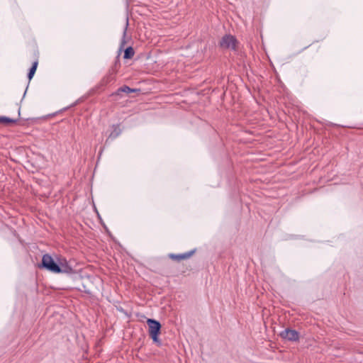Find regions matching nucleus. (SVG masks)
<instances>
[{
  "instance_id": "f257e3e1",
  "label": "nucleus",
  "mask_w": 363,
  "mask_h": 363,
  "mask_svg": "<svg viewBox=\"0 0 363 363\" xmlns=\"http://www.w3.org/2000/svg\"><path fill=\"white\" fill-rule=\"evenodd\" d=\"M39 268L46 269L49 272L55 274H69L72 271V268L67 265L65 261L56 262L49 254H45L43 256Z\"/></svg>"
},
{
  "instance_id": "f03ea898",
  "label": "nucleus",
  "mask_w": 363,
  "mask_h": 363,
  "mask_svg": "<svg viewBox=\"0 0 363 363\" xmlns=\"http://www.w3.org/2000/svg\"><path fill=\"white\" fill-rule=\"evenodd\" d=\"M147 325L149 327V335L152 340L157 345H160V340L158 338V335L160 333L161 324L157 320L154 319H147Z\"/></svg>"
},
{
  "instance_id": "7ed1b4c3",
  "label": "nucleus",
  "mask_w": 363,
  "mask_h": 363,
  "mask_svg": "<svg viewBox=\"0 0 363 363\" xmlns=\"http://www.w3.org/2000/svg\"><path fill=\"white\" fill-rule=\"evenodd\" d=\"M237 40L231 35H225L220 40L219 45L222 48L235 50Z\"/></svg>"
},
{
  "instance_id": "20e7f679",
  "label": "nucleus",
  "mask_w": 363,
  "mask_h": 363,
  "mask_svg": "<svg viewBox=\"0 0 363 363\" xmlns=\"http://www.w3.org/2000/svg\"><path fill=\"white\" fill-rule=\"evenodd\" d=\"M281 338L289 341H297L299 338L298 333L295 330L286 328L280 333Z\"/></svg>"
},
{
  "instance_id": "39448f33",
  "label": "nucleus",
  "mask_w": 363,
  "mask_h": 363,
  "mask_svg": "<svg viewBox=\"0 0 363 363\" xmlns=\"http://www.w3.org/2000/svg\"><path fill=\"white\" fill-rule=\"evenodd\" d=\"M195 251H196L195 250H191L189 252L182 253V254H178V255L169 254V257L172 260H174L177 262H180L182 260L187 259L190 258L195 253Z\"/></svg>"
},
{
  "instance_id": "423d86ee",
  "label": "nucleus",
  "mask_w": 363,
  "mask_h": 363,
  "mask_svg": "<svg viewBox=\"0 0 363 363\" xmlns=\"http://www.w3.org/2000/svg\"><path fill=\"white\" fill-rule=\"evenodd\" d=\"M116 73V70L112 68L108 71V73L102 79L101 84L106 85L108 83L114 81V74Z\"/></svg>"
},
{
  "instance_id": "0eeeda50",
  "label": "nucleus",
  "mask_w": 363,
  "mask_h": 363,
  "mask_svg": "<svg viewBox=\"0 0 363 363\" xmlns=\"http://www.w3.org/2000/svg\"><path fill=\"white\" fill-rule=\"evenodd\" d=\"M139 91H140L139 89H131L129 86L124 85V86L120 87L114 94L119 95L121 92L130 94V93H133V92H137Z\"/></svg>"
},
{
  "instance_id": "6e6552de",
  "label": "nucleus",
  "mask_w": 363,
  "mask_h": 363,
  "mask_svg": "<svg viewBox=\"0 0 363 363\" xmlns=\"http://www.w3.org/2000/svg\"><path fill=\"white\" fill-rule=\"evenodd\" d=\"M113 130L109 135V138L115 139L121 133L119 125H113L112 126Z\"/></svg>"
},
{
  "instance_id": "1a4fd4ad",
  "label": "nucleus",
  "mask_w": 363,
  "mask_h": 363,
  "mask_svg": "<svg viewBox=\"0 0 363 363\" xmlns=\"http://www.w3.org/2000/svg\"><path fill=\"white\" fill-rule=\"evenodd\" d=\"M17 122V119H13L11 118H9L6 116H0V123L4 124L6 125H9L10 124H13Z\"/></svg>"
},
{
  "instance_id": "9d476101",
  "label": "nucleus",
  "mask_w": 363,
  "mask_h": 363,
  "mask_svg": "<svg viewBox=\"0 0 363 363\" xmlns=\"http://www.w3.org/2000/svg\"><path fill=\"white\" fill-rule=\"evenodd\" d=\"M135 52L132 47H128L125 50L124 58L131 59L134 56Z\"/></svg>"
},
{
  "instance_id": "9b49d317",
  "label": "nucleus",
  "mask_w": 363,
  "mask_h": 363,
  "mask_svg": "<svg viewBox=\"0 0 363 363\" xmlns=\"http://www.w3.org/2000/svg\"><path fill=\"white\" fill-rule=\"evenodd\" d=\"M38 65V61H35L33 63V65H32L31 68L30 69V71L28 74V77L29 80H30L33 78V77L36 71Z\"/></svg>"
}]
</instances>
